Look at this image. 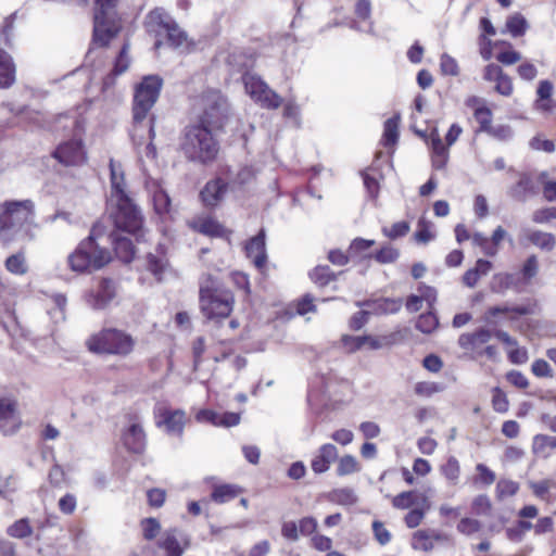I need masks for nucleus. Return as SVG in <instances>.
I'll return each mask as SVG.
<instances>
[{
    "label": "nucleus",
    "instance_id": "obj_1",
    "mask_svg": "<svg viewBox=\"0 0 556 556\" xmlns=\"http://www.w3.org/2000/svg\"><path fill=\"white\" fill-rule=\"evenodd\" d=\"M178 151L188 162L207 166L216 161L219 142L213 131L191 121L179 134Z\"/></svg>",
    "mask_w": 556,
    "mask_h": 556
},
{
    "label": "nucleus",
    "instance_id": "obj_2",
    "mask_svg": "<svg viewBox=\"0 0 556 556\" xmlns=\"http://www.w3.org/2000/svg\"><path fill=\"white\" fill-rule=\"evenodd\" d=\"M103 239L100 228L93 225L89 235L68 254V268L79 275L92 274L111 263V251L100 242Z\"/></svg>",
    "mask_w": 556,
    "mask_h": 556
},
{
    "label": "nucleus",
    "instance_id": "obj_3",
    "mask_svg": "<svg viewBox=\"0 0 556 556\" xmlns=\"http://www.w3.org/2000/svg\"><path fill=\"white\" fill-rule=\"evenodd\" d=\"M233 304L232 291L219 286L213 275H206L199 289V305L203 316L215 321L225 319L231 314Z\"/></svg>",
    "mask_w": 556,
    "mask_h": 556
},
{
    "label": "nucleus",
    "instance_id": "obj_4",
    "mask_svg": "<svg viewBox=\"0 0 556 556\" xmlns=\"http://www.w3.org/2000/svg\"><path fill=\"white\" fill-rule=\"evenodd\" d=\"M35 215V204L31 200H11L0 204V240L12 242Z\"/></svg>",
    "mask_w": 556,
    "mask_h": 556
},
{
    "label": "nucleus",
    "instance_id": "obj_5",
    "mask_svg": "<svg viewBox=\"0 0 556 556\" xmlns=\"http://www.w3.org/2000/svg\"><path fill=\"white\" fill-rule=\"evenodd\" d=\"M136 341L131 334L116 329L105 328L91 336L87 341L89 351L98 354H110L118 356L129 355L135 348Z\"/></svg>",
    "mask_w": 556,
    "mask_h": 556
},
{
    "label": "nucleus",
    "instance_id": "obj_6",
    "mask_svg": "<svg viewBox=\"0 0 556 556\" xmlns=\"http://www.w3.org/2000/svg\"><path fill=\"white\" fill-rule=\"evenodd\" d=\"M202 112L197 116L193 123L206 127L208 130H223L229 119V103L219 91L211 90L204 93L202 98Z\"/></svg>",
    "mask_w": 556,
    "mask_h": 556
},
{
    "label": "nucleus",
    "instance_id": "obj_7",
    "mask_svg": "<svg viewBox=\"0 0 556 556\" xmlns=\"http://www.w3.org/2000/svg\"><path fill=\"white\" fill-rule=\"evenodd\" d=\"M163 87V78L159 75L144 76L135 87L132 99V122L142 123L156 103Z\"/></svg>",
    "mask_w": 556,
    "mask_h": 556
},
{
    "label": "nucleus",
    "instance_id": "obj_8",
    "mask_svg": "<svg viewBox=\"0 0 556 556\" xmlns=\"http://www.w3.org/2000/svg\"><path fill=\"white\" fill-rule=\"evenodd\" d=\"M116 5L117 0H94L91 43L108 48L112 39L117 36L118 28L110 17Z\"/></svg>",
    "mask_w": 556,
    "mask_h": 556
},
{
    "label": "nucleus",
    "instance_id": "obj_9",
    "mask_svg": "<svg viewBox=\"0 0 556 556\" xmlns=\"http://www.w3.org/2000/svg\"><path fill=\"white\" fill-rule=\"evenodd\" d=\"M110 216L115 227L114 231L138 236L142 229L143 216L128 194L116 198L115 210Z\"/></svg>",
    "mask_w": 556,
    "mask_h": 556
},
{
    "label": "nucleus",
    "instance_id": "obj_10",
    "mask_svg": "<svg viewBox=\"0 0 556 556\" xmlns=\"http://www.w3.org/2000/svg\"><path fill=\"white\" fill-rule=\"evenodd\" d=\"M242 79L247 92L262 108L276 110L282 104L283 99L275 90L270 89L261 77L244 72Z\"/></svg>",
    "mask_w": 556,
    "mask_h": 556
},
{
    "label": "nucleus",
    "instance_id": "obj_11",
    "mask_svg": "<svg viewBox=\"0 0 556 556\" xmlns=\"http://www.w3.org/2000/svg\"><path fill=\"white\" fill-rule=\"evenodd\" d=\"M188 227L200 235L206 236L208 238H220L225 239L228 242L231 240L232 230L226 228L222 223H219L215 217L211 215L206 216H195L188 223Z\"/></svg>",
    "mask_w": 556,
    "mask_h": 556
},
{
    "label": "nucleus",
    "instance_id": "obj_12",
    "mask_svg": "<svg viewBox=\"0 0 556 556\" xmlns=\"http://www.w3.org/2000/svg\"><path fill=\"white\" fill-rule=\"evenodd\" d=\"M52 156L65 166H79L87 160L83 141L76 139L60 143Z\"/></svg>",
    "mask_w": 556,
    "mask_h": 556
},
{
    "label": "nucleus",
    "instance_id": "obj_13",
    "mask_svg": "<svg viewBox=\"0 0 556 556\" xmlns=\"http://www.w3.org/2000/svg\"><path fill=\"white\" fill-rule=\"evenodd\" d=\"M173 21V16L163 8H155L146 15L143 26L149 35L157 38L154 43L155 48H159L162 45L160 38L166 34L169 24H172Z\"/></svg>",
    "mask_w": 556,
    "mask_h": 556
},
{
    "label": "nucleus",
    "instance_id": "obj_14",
    "mask_svg": "<svg viewBox=\"0 0 556 556\" xmlns=\"http://www.w3.org/2000/svg\"><path fill=\"white\" fill-rule=\"evenodd\" d=\"M228 187V182L220 177L208 180L199 193L203 206L210 210L217 207L224 200Z\"/></svg>",
    "mask_w": 556,
    "mask_h": 556
},
{
    "label": "nucleus",
    "instance_id": "obj_15",
    "mask_svg": "<svg viewBox=\"0 0 556 556\" xmlns=\"http://www.w3.org/2000/svg\"><path fill=\"white\" fill-rule=\"evenodd\" d=\"M169 266L167 257V245L165 243H157L154 252H149L146 255V269L161 282L163 275Z\"/></svg>",
    "mask_w": 556,
    "mask_h": 556
},
{
    "label": "nucleus",
    "instance_id": "obj_16",
    "mask_svg": "<svg viewBox=\"0 0 556 556\" xmlns=\"http://www.w3.org/2000/svg\"><path fill=\"white\" fill-rule=\"evenodd\" d=\"M265 239V229L261 228L260 231L254 237H252L244 247L247 257L252 258L253 264L258 269L264 268L267 262Z\"/></svg>",
    "mask_w": 556,
    "mask_h": 556
},
{
    "label": "nucleus",
    "instance_id": "obj_17",
    "mask_svg": "<svg viewBox=\"0 0 556 556\" xmlns=\"http://www.w3.org/2000/svg\"><path fill=\"white\" fill-rule=\"evenodd\" d=\"M186 424V414L181 409L163 408L160 410L156 426H164L167 433L181 435Z\"/></svg>",
    "mask_w": 556,
    "mask_h": 556
},
{
    "label": "nucleus",
    "instance_id": "obj_18",
    "mask_svg": "<svg viewBox=\"0 0 556 556\" xmlns=\"http://www.w3.org/2000/svg\"><path fill=\"white\" fill-rule=\"evenodd\" d=\"M116 283L112 278H101L96 293L90 296L89 303L94 309H104L116 296Z\"/></svg>",
    "mask_w": 556,
    "mask_h": 556
},
{
    "label": "nucleus",
    "instance_id": "obj_19",
    "mask_svg": "<svg viewBox=\"0 0 556 556\" xmlns=\"http://www.w3.org/2000/svg\"><path fill=\"white\" fill-rule=\"evenodd\" d=\"M341 343L345 348L346 352L350 354L355 353L364 348H367L369 350H379L382 346L379 339L370 334H343L341 337Z\"/></svg>",
    "mask_w": 556,
    "mask_h": 556
},
{
    "label": "nucleus",
    "instance_id": "obj_20",
    "mask_svg": "<svg viewBox=\"0 0 556 556\" xmlns=\"http://www.w3.org/2000/svg\"><path fill=\"white\" fill-rule=\"evenodd\" d=\"M110 239L117 258L125 264L131 263L136 254V247L132 241L122 236L119 231H112Z\"/></svg>",
    "mask_w": 556,
    "mask_h": 556
},
{
    "label": "nucleus",
    "instance_id": "obj_21",
    "mask_svg": "<svg viewBox=\"0 0 556 556\" xmlns=\"http://www.w3.org/2000/svg\"><path fill=\"white\" fill-rule=\"evenodd\" d=\"M338 458V448L331 443L323 444L318 454L312 459L311 467L316 475L326 472L332 462Z\"/></svg>",
    "mask_w": 556,
    "mask_h": 556
},
{
    "label": "nucleus",
    "instance_id": "obj_22",
    "mask_svg": "<svg viewBox=\"0 0 556 556\" xmlns=\"http://www.w3.org/2000/svg\"><path fill=\"white\" fill-rule=\"evenodd\" d=\"M16 81V65L13 58L0 48V89H9Z\"/></svg>",
    "mask_w": 556,
    "mask_h": 556
},
{
    "label": "nucleus",
    "instance_id": "obj_23",
    "mask_svg": "<svg viewBox=\"0 0 556 556\" xmlns=\"http://www.w3.org/2000/svg\"><path fill=\"white\" fill-rule=\"evenodd\" d=\"M16 404L8 399H0V430L4 433H13L17 430Z\"/></svg>",
    "mask_w": 556,
    "mask_h": 556
},
{
    "label": "nucleus",
    "instance_id": "obj_24",
    "mask_svg": "<svg viewBox=\"0 0 556 556\" xmlns=\"http://www.w3.org/2000/svg\"><path fill=\"white\" fill-rule=\"evenodd\" d=\"M358 307H370L375 314H395L401 309L402 299L381 298L356 302Z\"/></svg>",
    "mask_w": 556,
    "mask_h": 556
},
{
    "label": "nucleus",
    "instance_id": "obj_25",
    "mask_svg": "<svg viewBox=\"0 0 556 556\" xmlns=\"http://www.w3.org/2000/svg\"><path fill=\"white\" fill-rule=\"evenodd\" d=\"M124 444L127 450L132 453L140 454L143 452L146 446V433L139 424L129 426L124 435Z\"/></svg>",
    "mask_w": 556,
    "mask_h": 556
},
{
    "label": "nucleus",
    "instance_id": "obj_26",
    "mask_svg": "<svg viewBox=\"0 0 556 556\" xmlns=\"http://www.w3.org/2000/svg\"><path fill=\"white\" fill-rule=\"evenodd\" d=\"M507 313H515L517 315L526 316V315H532L534 314V305L531 304H522V305H515V306H491L489 307L484 313V321L489 325H495L494 321H492L493 317H496L500 314H507Z\"/></svg>",
    "mask_w": 556,
    "mask_h": 556
},
{
    "label": "nucleus",
    "instance_id": "obj_27",
    "mask_svg": "<svg viewBox=\"0 0 556 556\" xmlns=\"http://www.w3.org/2000/svg\"><path fill=\"white\" fill-rule=\"evenodd\" d=\"M520 277L518 274L500 273L493 276L492 291L496 293H504L508 289L519 291Z\"/></svg>",
    "mask_w": 556,
    "mask_h": 556
},
{
    "label": "nucleus",
    "instance_id": "obj_28",
    "mask_svg": "<svg viewBox=\"0 0 556 556\" xmlns=\"http://www.w3.org/2000/svg\"><path fill=\"white\" fill-rule=\"evenodd\" d=\"M341 274L342 271L334 273L328 265H317L308 273V277L317 287L325 288L331 281H336Z\"/></svg>",
    "mask_w": 556,
    "mask_h": 556
},
{
    "label": "nucleus",
    "instance_id": "obj_29",
    "mask_svg": "<svg viewBox=\"0 0 556 556\" xmlns=\"http://www.w3.org/2000/svg\"><path fill=\"white\" fill-rule=\"evenodd\" d=\"M553 92V84L545 79L541 80L538 86L536 94V109L542 110L544 112H551L556 103L551 99Z\"/></svg>",
    "mask_w": 556,
    "mask_h": 556
},
{
    "label": "nucleus",
    "instance_id": "obj_30",
    "mask_svg": "<svg viewBox=\"0 0 556 556\" xmlns=\"http://www.w3.org/2000/svg\"><path fill=\"white\" fill-rule=\"evenodd\" d=\"M443 535L434 530H418L414 533V540L418 541L419 545L413 544L414 548H421L425 552L433 549V541H440Z\"/></svg>",
    "mask_w": 556,
    "mask_h": 556
},
{
    "label": "nucleus",
    "instance_id": "obj_31",
    "mask_svg": "<svg viewBox=\"0 0 556 556\" xmlns=\"http://www.w3.org/2000/svg\"><path fill=\"white\" fill-rule=\"evenodd\" d=\"M400 115L396 114L384 122L382 141L386 148L393 147L399 140Z\"/></svg>",
    "mask_w": 556,
    "mask_h": 556
},
{
    "label": "nucleus",
    "instance_id": "obj_32",
    "mask_svg": "<svg viewBox=\"0 0 556 556\" xmlns=\"http://www.w3.org/2000/svg\"><path fill=\"white\" fill-rule=\"evenodd\" d=\"M110 180H111V195L112 198H121L127 195L125 191L124 173L117 172L116 165L113 160H110Z\"/></svg>",
    "mask_w": 556,
    "mask_h": 556
},
{
    "label": "nucleus",
    "instance_id": "obj_33",
    "mask_svg": "<svg viewBox=\"0 0 556 556\" xmlns=\"http://www.w3.org/2000/svg\"><path fill=\"white\" fill-rule=\"evenodd\" d=\"M362 257L374 258L379 264H389L394 263L400 257V251L390 244H384L375 253H368Z\"/></svg>",
    "mask_w": 556,
    "mask_h": 556
},
{
    "label": "nucleus",
    "instance_id": "obj_34",
    "mask_svg": "<svg viewBox=\"0 0 556 556\" xmlns=\"http://www.w3.org/2000/svg\"><path fill=\"white\" fill-rule=\"evenodd\" d=\"M529 241L544 251H552L556 245V238L553 233L534 230L528 236Z\"/></svg>",
    "mask_w": 556,
    "mask_h": 556
},
{
    "label": "nucleus",
    "instance_id": "obj_35",
    "mask_svg": "<svg viewBox=\"0 0 556 556\" xmlns=\"http://www.w3.org/2000/svg\"><path fill=\"white\" fill-rule=\"evenodd\" d=\"M241 491L242 490L237 485L222 484L213 489L211 497L216 503H225L237 497Z\"/></svg>",
    "mask_w": 556,
    "mask_h": 556
},
{
    "label": "nucleus",
    "instance_id": "obj_36",
    "mask_svg": "<svg viewBox=\"0 0 556 556\" xmlns=\"http://www.w3.org/2000/svg\"><path fill=\"white\" fill-rule=\"evenodd\" d=\"M529 27L526 17L521 13H515L508 16L506 28L513 37L523 36Z\"/></svg>",
    "mask_w": 556,
    "mask_h": 556
},
{
    "label": "nucleus",
    "instance_id": "obj_37",
    "mask_svg": "<svg viewBox=\"0 0 556 556\" xmlns=\"http://www.w3.org/2000/svg\"><path fill=\"white\" fill-rule=\"evenodd\" d=\"M167 43L173 48H179L187 41V33L182 30L174 20L164 35Z\"/></svg>",
    "mask_w": 556,
    "mask_h": 556
},
{
    "label": "nucleus",
    "instance_id": "obj_38",
    "mask_svg": "<svg viewBox=\"0 0 556 556\" xmlns=\"http://www.w3.org/2000/svg\"><path fill=\"white\" fill-rule=\"evenodd\" d=\"M546 448L555 450L556 448V437L548 434H536L533 438L532 451L534 454L544 455Z\"/></svg>",
    "mask_w": 556,
    "mask_h": 556
},
{
    "label": "nucleus",
    "instance_id": "obj_39",
    "mask_svg": "<svg viewBox=\"0 0 556 556\" xmlns=\"http://www.w3.org/2000/svg\"><path fill=\"white\" fill-rule=\"evenodd\" d=\"M152 201H153L154 211L157 215L162 216L164 214L169 213L170 198L164 189H162V188L156 189L153 192Z\"/></svg>",
    "mask_w": 556,
    "mask_h": 556
},
{
    "label": "nucleus",
    "instance_id": "obj_40",
    "mask_svg": "<svg viewBox=\"0 0 556 556\" xmlns=\"http://www.w3.org/2000/svg\"><path fill=\"white\" fill-rule=\"evenodd\" d=\"M439 326V318L432 312L422 313L416 321V329L422 333H431Z\"/></svg>",
    "mask_w": 556,
    "mask_h": 556
},
{
    "label": "nucleus",
    "instance_id": "obj_41",
    "mask_svg": "<svg viewBox=\"0 0 556 556\" xmlns=\"http://www.w3.org/2000/svg\"><path fill=\"white\" fill-rule=\"evenodd\" d=\"M8 534L16 539H25L33 534L28 518H21L8 528Z\"/></svg>",
    "mask_w": 556,
    "mask_h": 556
},
{
    "label": "nucleus",
    "instance_id": "obj_42",
    "mask_svg": "<svg viewBox=\"0 0 556 556\" xmlns=\"http://www.w3.org/2000/svg\"><path fill=\"white\" fill-rule=\"evenodd\" d=\"M329 498L331 502L340 505H353L357 502V496L351 488L334 489L330 493Z\"/></svg>",
    "mask_w": 556,
    "mask_h": 556
},
{
    "label": "nucleus",
    "instance_id": "obj_43",
    "mask_svg": "<svg viewBox=\"0 0 556 556\" xmlns=\"http://www.w3.org/2000/svg\"><path fill=\"white\" fill-rule=\"evenodd\" d=\"M15 17L16 13L10 14L4 18L3 25L0 27V36L2 37L0 43H2L9 49L13 48V28Z\"/></svg>",
    "mask_w": 556,
    "mask_h": 556
},
{
    "label": "nucleus",
    "instance_id": "obj_44",
    "mask_svg": "<svg viewBox=\"0 0 556 556\" xmlns=\"http://www.w3.org/2000/svg\"><path fill=\"white\" fill-rule=\"evenodd\" d=\"M441 473L452 483L456 484L459 479L460 467L454 456H450L444 465L440 468Z\"/></svg>",
    "mask_w": 556,
    "mask_h": 556
},
{
    "label": "nucleus",
    "instance_id": "obj_45",
    "mask_svg": "<svg viewBox=\"0 0 556 556\" xmlns=\"http://www.w3.org/2000/svg\"><path fill=\"white\" fill-rule=\"evenodd\" d=\"M5 268L8 271L15 275H24L27 273V265L23 253L10 255L5 260Z\"/></svg>",
    "mask_w": 556,
    "mask_h": 556
},
{
    "label": "nucleus",
    "instance_id": "obj_46",
    "mask_svg": "<svg viewBox=\"0 0 556 556\" xmlns=\"http://www.w3.org/2000/svg\"><path fill=\"white\" fill-rule=\"evenodd\" d=\"M361 470V466L357 462V459L353 455H344L339 459V464L337 467V475L348 476L354 472H357Z\"/></svg>",
    "mask_w": 556,
    "mask_h": 556
},
{
    "label": "nucleus",
    "instance_id": "obj_47",
    "mask_svg": "<svg viewBox=\"0 0 556 556\" xmlns=\"http://www.w3.org/2000/svg\"><path fill=\"white\" fill-rule=\"evenodd\" d=\"M473 116L476 121L479 123V128L477 132H486L492 127V111L485 106H479L475 110Z\"/></svg>",
    "mask_w": 556,
    "mask_h": 556
},
{
    "label": "nucleus",
    "instance_id": "obj_48",
    "mask_svg": "<svg viewBox=\"0 0 556 556\" xmlns=\"http://www.w3.org/2000/svg\"><path fill=\"white\" fill-rule=\"evenodd\" d=\"M128 51H129V43L125 42L122 46L117 56L115 58L114 64H113L112 71H114L115 74L122 75L123 73H125L128 70L129 64H130Z\"/></svg>",
    "mask_w": 556,
    "mask_h": 556
},
{
    "label": "nucleus",
    "instance_id": "obj_49",
    "mask_svg": "<svg viewBox=\"0 0 556 556\" xmlns=\"http://www.w3.org/2000/svg\"><path fill=\"white\" fill-rule=\"evenodd\" d=\"M417 502V494L415 491H405L392 498V505L397 509H408Z\"/></svg>",
    "mask_w": 556,
    "mask_h": 556
},
{
    "label": "nucleus",
    "instance_id": "obj_50",
    "mask_svg": "<svg viewBox=\"0 0 556 556\" xmlns=\"http://www.w3.org/2000/svg\"><path fill=\"white\" fill-rule=\"evenodd\" d=\"M472 514L478 516H489L492 510V503L488 495L480 494L476 496L471 504Z\"/></svg>",
    "mask_w": 556,
    "mask_h": 556
},
{
    "label": "nucleus",
    "instance_id": "obj_51",
    "mask_svg": "<svg viewBox=\"0 0 556 556\" xmlns=\"http://www.w3.org/2000/svg\"><path fill=\"white\" fill-rule=\"evenodd\" d=\"M409 229H410L409 224L405 220H402V222L394 223L390 228L383 227L382 233L387 238H389L391 240H395V239L405 237L408 233Z\"/></svg>",
    "mask_w": 556,
    "mask_h": 556
},
{
    "label": "nucleus",
    "instance_id": "obj_52",
    "mask_svg": "<svg viewBox=\"0 0 556 556\" xmlns=\"http://www.w3.org/2000/svg\"><path fill=\"white\" fill-rule=\"evenodd\" d=\"M492 406L497 413H506L509 407V402L506 393L500 388L492 389Z\"/></svg>",
    "mask_w": 556,
    "mask_h": 556
},
{
    "label": "nucleus",
    "instance_id": "obj_53",
    "mask_svg": "<svg viewBox=\"0 0 556 556\" xmlns=\"http://www.w3.org/2000/svg\"><path fill=\"white\" fill-rule=\"evenodd\" d=\"M361 176L363 178L364 186L366 188V191L368 193V197L376 201L379 197L380 192V184L378 179L374 176H371L368 172L362 170Z\"/></svg>",
    "mask_w": 556,
    "mask_h": 556
},
{
    "label": "nucleus",
    "instance_id": "obj_54",
    "mask_svg": "<svg viewBox=\"0 0 556 556\" xmlns=\"http://www.w3.org/2000/svg\"><path fill=\"white\" fill-rule=\"evenodd\" d=\"M141 526H142V531H143L142 532L143 538L147 541H152L153 539H155L157 533L161 530V525H160L159 520L153 517L144 518L141 521Z\"/></svg>",
    "mask_w": 556,
    "mask_h": 556
},
{
    "label": "nucleus",
    "instance_id": "obj_55",
    "mask_svg": "<svg viewBox=\"0 0 556 556\" xmlns=\"http://www.w3.org/2000/svg\"><path fill=\"white\" fill-rule=\"evenodd\" d=\"M440 70L443 75L457 76L459 67L454 58L447 53H443L440 59Z\"/></svg>",
    "mask_w": 556,
    "mask_h": 556
},
{
    "label": "nucleus",
    "instance_id": "obj_56",
    "mask_svg": "<svg viewBox=\"0 0 556 556\" xmlns=\"http://www.w3.org/2000/svg\"><path fill=\"white\" fill-rule=\"evenodd\" d=\"M442 386L437 382L420 381L415 384L414 391L419 396H431L434 393L441 392Z\"/></svg>",
    "mask_w": 556,
    "mask_h": 556
},
{
    "label": "nucleus",
    "instance_id": "obj_57",
    "mask_svg": "<svg viewBox=\"0 0 556 556\" xmlns=\"http://www.w3.org/2000/svg\"><path fill=\"white\" fill-rule=\"evenodd\" d=\"M375 244V240L356 238L352 241L349 248V254L351 257L361 256L363 252L367 251Z\"/></svg>",
    "mask_w": 556,
    "mask_h": 556
},
{
    "label": "nucleus",
    "instance_id": "obj_58",
    "mask_svg": "<svg viewBox=\"0 0 556 556\" xmlns=\"http://www.w3.org/2000/svg\"><path fill=\"white\" fill-rule=\"evenodd\" d=\"M519 490V484L511 480H501L496 485V493L498 498L504 496H513Z\"/></svg>",
    "mask_w": 556,
    "mask_h": 556
},
{
    "label": "nucleus",
    "instance_id": "obj_59",
    "mask_svg": "<svg viewBox=\"0 0 556 556\" xmlns=\"http://www.w3.org/2000/svg\"><path fill=\"white\" fill-rule=\"evenodd\" d=\"M371 527H372L374 536L380 545H386L391 541V533L384 527L382 521L375 520L372 522Z\"/></svg>",
    "mask_w": 556,
    "mask_h": 556
},
{
    "label": "nucleus",
    "instance_id": "obj_60",
    "mask_svg": "<svg viewBox=\"0 0 556 556\" xmlns=\"http://www.w3.org/2000/svg\"><path fill=\"white\" fill-rule=\"evenodd\" d=\"M315 298L311 293H305L298 302L296 312L299 315H306L308 313H316L317 307L314 304Z\"/></svg>",
    "mask_w": 556,
    "mask_h": 556
},
{
    "label": "nucleus",
    "instance_id": "obj_61",
    "mask_svg": "<svg viewBox=\"0 0 556 556\" xmlns=\"http://www.w3.org/2000/svg\"><path fill=\"white\" fill-rule=\"evenodd\" d=\"M478 476L475 478V482H480L483 485H491L495 481V473L489 469L484 464H478L476 467Z\"/></svg>",
    "mask_w": 556,
    "mask_h": 556
},
{
    "label": "nucleus",
    "instance_id": "obj_62",
    "mask_svg": "<svg viewBox=\"0 0 556 556\" xmlns=\"http://www.w3.org/2000/svg\"><path fill=\"white\" fill-rule=\"evenodd\" d=\"M481 529V523L477 519L472 518H462L460 521L457 525L458 532L470 535L472 533L478 532Z\"/></svg>",
    "mask_w": 556,
    "mask_h": 556
},
{
    "label": "nucleus",
    "instance_id": "obj_63",
    "mask_svg": "<svg viewBox=\"0 0 556 556\" xmlns=\"http://www.w3.org/2000/svg\"><path fill=\"white\" fill-rule=\"evenodd\" d=\"M516 195H522L534 193V182L528 175H522L514 189Z\"/></svg>",
    "mask_w": 556,
    "mask_h": 556
},
{
    "label": "nucleus",
    "instance_id": "obj_64",
    "mask_svg": "<svg viewBox=\"0 0 556 556\" xmlns=\"http://www.w3.org/2000/svg\"><path fill=\"white\" fill-rule=\"evenodd\" d=\"M556 219V206L536 210L532 215V220L536 224L548 223Z\"/></svg>",
    "mask_w": 556,
    "mask_h": 556
}]
</instances>
